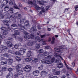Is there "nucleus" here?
Returning a JSON list of instances; mask_svg holds the SVG:
<instances>
[{"instance_id":"f257e3e1","label":"nucleus","mask_w":78,"mask_h":78,"mask_svg":"<svg viewBox=\"0 0 78 78\" xmlns=\"http://www.w3.org/2000/svg\"><path fill=\"white\" fill-rule=\"evenodd\" d=\"M31 70V67L29 65H27L24 68V70L25 72H30Z\"/></svg>"},{"instance_id":"f03ea898","label":"nucleus","mask_w":78,"mask_h":78,"mask_svg":"<svg viewBox=\"0 0 78 78\" xmlns=\"http://www.w3.org/2000/svg\"><path fill=\"white\" fill-rule=\"evenodd\" d=\"M10 22V19L9 18H6V20L3 21V23L4 25L7 26H9V24H8V22Z\"/></svg>"},{"instance_id":"7ed1b4c3","label":"nucleus","mask_w":78,"mask_h":78,"mask_svg":"<svg viewBox=\"0 0 78 78\" xmlns=\"http://www.w3.org/2000/svg\"><path fill=\"white\" fill-rule=\"evenodd\" d=\"M41 11L40 12L38 11L37 13L41 15V14H42L43 13H44L45 12V9H44V7H43L42 6L41 7Z\"/></svg>"},{"instance_id":"20e7f679","label":"nucleus","mask_w":78,"mask_h":78,"mask_svg":"<svg viewBox=\"0 0 78 78\" xmlns=\"http://www.w3.org/2000/svg\"><path fill=\"white\" fill-rule=\"evenodd\" d=\"M26 51V49L24 48H21L20 51V55H23L25 53Z\"/></svg>"},{"instance_id":"39448f33","label":"nucleus","mask_w":78,"mask_h":78,"mask_svg":"<svg viewBox=\"0 0 78 78\" xmlns=\"http://www.w3.org/2000/svg\"><path fill=\"white\" fill-rule=\"evenodd\" d=\"M33 2L34 3H39V4L41 5H44V3L42 2L39 0H33Z\"/></svg>"},{"instance_id":"423d86ee","label":"nucleus","mask_w":78,"mask_h":78,"mask_svg":"<svg viewBox=\"0 0 78 78\" xmlns=\"http://www.w3.org/2000/svg\"><path fill=\"white\" fill-rule=\"evenodd\" d=\"M33 74L34 76H38L39 75V71L37 70L34 71L33 72Z\"/></svg>"},{"instance_id":"0eeeda50","label":"nucleus","mask_w":78,"mask_h":78,"mask_svg":"<svg viewBox=\"0 0 78 78\" xmlns=\"http://www.w3.org/2000/svg\"><path fill=\"white\" fill-rule=\"evenodd\" d=\"M2 8H4L5 11L8 12L9 11V6H6L5 8L4 7V5H3Z\"/></svg>"},{"instance_id":"6e6552de","label":"nucleus","mask_w":78,"mask_h":78,"mask_svg":"<svg viewBox=\"0 0 78 78\" xmlns=\"http://www.w3.org/2000/svg\"><path fill=\"white\" fill-rule=\"evenodd\" d=\"M7 44V45L8 47L9 48L12 47V44L11 43V42L9 41H7L6 42Z\"/></svg>"},{"instance_id":"1a4fd4ad","label":"nucleus","mask_w":78,"mask_h":78,"mask_svg":"<svg viewBox=\"0 0 78 78\" xmlns=\"http://www.w3.org/2000/svg\"><path fill=\"white\" fill-rule=\"evenodd\" d=\"M21 65H18L17 66H16V71H18V70H20V68H21Z\"/></svg>"},{"instance_id":"9d476101","label":"nucleus","mask_w":78,"mask_h":78,"mask_svg":"<svg viewBox=\"0 0 78 78\" xmlns=\"http://www.w3.org/2000/svg\"><path fill=\"white\" fill-rule=\"evenodd\" d=\"M41 75L42 76H46L47 75V72L45 71H43L41 73Z\"/></svg>"},{"instance_id":"9b49d317","label":"nucleus","mask_w":78,"mask_h":78,"mask_svg":"<svg viewBox=\"0 0 78 78\" xmlns=\"http://www.w3.org/2000/svg\"><path fill=\"white\" fill-rule=\"evenodd\" d=\"M11 28H12L13 30H16L17 28V25L16 24H12L11 25Z\"/></svg>"},{"instance_id":"f8f14e48","label":"nucleus","mask_w":78,"mask_h":78,"mask_svg":"<svg viewBox=\"0 0 78 78\" xmlns=\"http://www.w3.org/2000/svg\"><path fill=\"white\" fill-rule=\"evenodd\" d=\"M34 6H36L35 7V8L36 9H37V10L38 11L40 10V9H41V8L39 7L36 4V3H34Z\"/></svg>"},{"instance_id":"ddd939ff","label":"nucleus","mask_w":78,"mask_h":78,"mask_svg":"<svg viewBox=\"0 0 78 78\" xmlns=\"http://www.w3.org/2000/svg\"><path fill=\"white\" fill-rule=\"evenodd\" d=\"M10 18H11L12 20H14L15 19H16L17 17L16 16H14V15H13L10 16Z\"/></svg>"},{"instance_id":"4468645a","label":"nucleus","mask_w":78,"mask_h":78,"mask_svg":"<svg viewBox=\"0 0 78 78\" xmlns=\"http://www.w3.org/2000/svg\"><path fill=\"white\" fill-rule=\"evenodd\" d=\"M34 44V41H29L28 42L27 45L29 46H32Z\"/></svg>"},{"instance_id":"2eb2a0df","label":"nucleus","mask_w":78,"mask_h":78,"mask_svg":"<svg viewBox=\"0 0 78 78\" xmlns=\"http://www.w3.org/2000/svg\"><path fill=\"white\" fill-rule=\"evenodd\" d=\"M0 48H1L2 50H7V49H8L7 47L2 45L1 46Z\"/></svg>"},{"instance_id":"dca6fc26","label":"nucleus","mask_w":78,"mask_h":78,"mask_svg":"<svg viewBox=\"0 0 78 78\" xmlns=\"http://www.w3.org/2000/svg\"><path fill=\"white\" fill-rule=\"evenodd\" d=\"M18 75H21V74H22L23 73V71L22 70H18V71H16Z\"/></svg>"},{"instance_id":"f3484780","label":"nucleus","mask_w":78,"mask_h":78,"mask_svg":"<svg viewBox=\"0 0 78 78\" xmlns=\"http://www.w3.org/2000/svg\"><path fill=\"white\" fill-rule=\"evenodd\" d=\"M12 73H10L8 74L7 76H6V77L8 78H10V77L12 76Z\"/></svg>"},{"instance_id":"a211bd4d","label":"nucleus","mask_w":78,"mask_h":78,"mask_svg":"<svg viewBox=\"0 0 78 78\" xmlns=\"http://www.w3.org/2000/svg\"><path fill=\"white\" fill-rule=\"evenodd\" d=\"M25 22L24 23V25L26 27H28L29 25V21L28 20H26Z\"/></svg>"},{"instance_id":"6ab92c4d","label":"nucleus","mask_w":78,"mask_h":78,"mask_svg":"<svg viewBox=\"0 0 78 78\" xmlns=\"http://www.w3.org/2000/svg\"><path fill=\"white\" fill-rule=\"evenodd\" d=\"M2 56H4V57H7V58H8L9 56V55L8 53H5L4 54H2Z\"/></svg>"},{"instance_id":"aec40b11","label":"nucleus","mask_w":78,"mask_h":78,"mask_svg":"<svg viewBox=\"0 0 78 78\" xmlns=\"http://www.w3.org/2000/svg\"><path fill=\"white\" fill-rule=\"evenodd\" d=\"M63 66V65L61 63H59L57 65V67L58 68H62Z\"/></svg>"},{"instance_id":"412c9836","label":"nucleus","mask_w":78,"mask_h":78,"mask_svg":"<svg viewBox=\"0 0 78 78\" xmlns=\"http://www.w3.org/2000/svg\"><path fill=\"white\" fill-rule=\"evenodd\" d=\"M32 60V58H26L25 61L27 62H30Z\"/></svg>"},{"instance_id":"4be33fe9","label":"nucleus","mask_w":78,"mask_h":78,"mask_svg":"<svg viewBox=\"0 0 78 78\" xmlns=\"http://www.w3.org/2000/svg\"><path fill=\"white\" fill-rule=\"evenodd\" d=\"M27 55L28 56V57H30V56H31V51H28Z\"/></svg>"},{"instance_id":"5701e85b","label":"nucleus","mask_w":78,"mask_h":78,"mask_svg":"<svg viewBox=\"0 0 78 78\" xmlns=\"http://www.w3.org/2000/svg\"><path fill=\"white\" fill-rule=\"evenodd\" d=\"M31 30L32 31H37V30L36 29V27H33L31 28Z\"/></svg>"},{"instance_id":"b1692460","label":"nucleus","mask_w":78,"mask_h":78,"mask_svg":"<svg viewBox=\"0 0 78 78\" xmlns=\"http://www.w3.org/2000/svg\"><path fill=\"white\" fill-rule=\"evenodd\" d=\"M1 30L2 31H5L8 30V29L5 27H3L1 28Z\"/></svg>"},{"instance_id":"393cba45","label":"nucleus","mask_w":78,"mask_h":78,"mask_svg":"<svg viewBox=\"0 0 78 78\" xmlns=\"http://www.w3.org/2000/svg\"><path fill=\"white\" fill-rule=\"evenodd\" d=\"M19 25L20 27V30H24V29H25V27H24V26H22L21 24H19Z\"/></svg>"},{"instance_id":"a878e982","label":"nucleus","mask_w":78,"mask_h":78,"mask_svg":"<svg viewBox=\"0 0 78 78\" xmlns=\"http://www.w3.org/2000/svg\"><path fill=\"white\" fill-rule=\"evenodd\" d=\"M40 42H42V45H46V42L45 41H43V40L41 39L40 41Z\"/></svg>"},{"instance_id":"bb28decb","label":"nucleus","mask_w":78,"mask_h":78,"mask_svg":"<svg viewBox=\"0 0 78 78\" xmlns=\"http://www.w3.org/2000/svg\"><path fill=\"white\" fill-rule=\"evenodd\" d=\"M60 47H59V49H58V48H54V50L56 52H59V51H61V50H60Z\"/></svg>"},{"instance_id":"cd10ccee","label":"nucleus","mask_w":78,"mask_h":78,"mask_svg":"<svg viewBox=\"0 0 78 78\" xmlns=\"http://www.w3.org/2000/svg\"><path fill=\"white\" fill-rule=\"evenodd\" d=\"M39 48H40V45L39 44H37L35 47L36 49L38 50V49H39Z\"/></svg>"},{"instance_id":"c85d7f7f","label":"nucleus","mask_w":78,"mask_h":78,"mask_svg":"<svg viewBox=\"0 0 78 78\" xmlns=\"http://www.w3.org/2000/svg\"><path fill=\"white\" fill-rule=\"evenodd\" d=\"M60 49H66V46H62L60 47Z\"/></svg>"},{"instance_id":"c756f323","label":"nucleus","mask_w":78,"mask_h":78,"mask_svg":"<svg viewBox=\"0 0 78 78\" xmlns=\"http://www.w3.org/2000/svg\"><path fill=\"white\" fill-rule=\"evenodd\" d=\"M22 18V15L20 14H18L17 16V19L18 20Z\"/></svg>"},{"instance_id":"7c9ffc66","label":"nucleus","mask_w":78,"mask_h":78,"mask_svg":"<svg viewBox=\"0 0 78 78\" xmlns=\"http://www.w3.org/2000/svg\"><path fill=\"white\" fill-rule=\"evenodd\" d=\"M25 21H26L25 20L23 19H21L20 20V23L23 24V22H25Z\"/></svg>"},{"instance_id":"2f4dec72","label":"nucleus","mask_w":78,"mask_h":78,"mask_svg":"<svg viewBox=\"0 0 78 78\" xmlns=\"http://www.w3.org/2000/svg\"><path fill=\"white\" fill-rule=\"evenodd\" d=\"M26 3H28V4H30V5H33V2L31 1H29V0H26Z\"/></svg>"},{"instance_id":"473e14b6","label":"nucleus","mask_w":78,"mask_h":78,"mask_svg":"<svg viewBox=\"0 0 78 78\" xmlns=\"http://www.w3.org/2000/svg\"><path fill=\"white\" fill-rule=\"evenodd\" d=\"M16 59L17 61H21V59H20V58L18 56H16Z\"/></svg>"},{"instance_id":"72a5a7b5","label":"nucleus","mask_w":78,"mask_h":78,"mask_svg":"<svg viewBox=\"0 0 78 78\" xmlns=\"http://www.w3.org/2000/svg\"><path fill=\"white\" fill-rule=\"evenodd\" d=\"M24 38L26 39H30V36L29 35H25L24 36Z\"/></svg>"},{"instance_id":"f704fd0d","label":"nucleus","mask_w":78,"mask_h":78,"mask_svg":"<svg viewBox=\"0 0 78 78\" xmlns=\"http://www.w3.org/2000/svg\"><path fill=\"white\" fill-rule=\"evenodd\" d=\"M17 39H18L19 41H20V42H22V41H23V38H22V37H18Z\"/></svg>"},{"instance_id":"c9c22d12","label":"nucleus","mask_w":78,"mask_h":78,"mask_svg":"<svg viewBox=\"0 0 78 78\" xmlns=\"http://www.w3.org/2000/svg\"><path fill=\"white\" fill-rule=\"evenodd\" d=\"M3 34L5 35V36L8 34V30L5 31H3Z\"/></svg>"},{"instance_id":"e433bc0d","label":"nucleus","mask_w":78,"mask_h":78,"mask_svg":"<svg viewBox=\"0 0 78 78\" xmlns=\"http://www.w3.org/2000/svg\"><path fill=\"white\" fill-rule=\"evenodd\" d=\"M2 71H6V68L5 67H3L2 68Z\"/></svg>"},{"instance_id":"4c0bfd02","label":"nucleus","mask_w":78,"mask_h":78,"mask_svg":"<svg viewBox=\"0 0 78 78\" xmlns=\"http://www.w3.org/2000/svg\"><path fill=\"white\" fill-rule=\"evenodd\" d=\"M55 38L54 37H52V41H51V44H54L55 43Z\"/></svg>"},{"instance_id":"58836bf2","label":"nucleus","mask_w":78,"mask_h":78,"mask_svg":"<svg viewBox=\"0 0 78 78\" xmlns=\"http://www.w3.org/2000/svg\"><path fill=\"white\" fill-rule=\"evenodd\" d=\"M59 74H60L59 71H57L55 73V75H58Z\"/></svg>"},{"instance_id":"ea45409f","label":"nucleus","mask_w":78,"mask_h":78,"mask_svg":"<svg viewBox=\"0 0 78 78\" xmlns=\"http://www.w3.org/2000/svg\"><path fill=\"white\" fill-rule=\"evenodd\" d=\"M15 55H20V51H19V52L18 51H16V52H15Z\"/></svg>"},{"instance_id":"a19ab883","label":"nucleus","mask_w":78,"mask_h":78,"mask_svg":"<svg viewBox=\"0 0 78 78\" xmlns=\"http://www.w3.org/2000/svg\"><path fill=\"white\" fill-rule=\"evenodd\" d=\"M7 63V61H5V62L2 61L1 62V63L2 64V65H4V64H6Z\"/></svg>"},{"instance_id":"79ce46f5","label":"nucleus","mask_w":78,"mask_h":78,"mask_svg":"<svg viewBox=\"0 0 78 78\" xmlns=\"http://www.w3.org/2000/svg\"><path fill=\"white\" fill-rule=\"evenodd\" d=\"M49 54V52H45L44 53V56H47V55H48Z\"/></svg>"},{"instance_id":"37998d69","label":"nucleus","mask_w":78,"mask_h":78,"mask_svg":"<svg viewBox=\"0 0 78 78\" xmlns=\"http://www.w3.org/2000/svg\"><path fill=\"white\" fill-rule=\"evenodd\" d=\"M35 40H36V41L40 40V37L38 36H37L35 37Z\"/></svg>"},{"instance_id":"c03bdc74","label":"nucleus","mask_w":78,"mask_h":78,"mask_svg":"<svg viewBox=\"0 0 78 78\" xmlns=\"http://www.w3.org/2000/svg\"><path fill=\"white\" fill-rule=\"evenodd\" d=\"M46 61L45 60L43 59L41 60V62L42 64H46Z\"/></svg>"},{"instance_id":"a18cd8bd","label":"nucleus","mask_w":78,"mask_h":78,"mask_svg":"<svg viewBox=\"0 0 78 78\" xmlns=\"http://www.w3.org/2000/svg\"><path fill=\"white\" fill-rule=\"evenodd\" d=\"M46 63L48 64H51V62L49 60H46Z\"/></svg>"},{"instance_id":"49530a36","label":"nucleus","mask_w":78,"mask_h":78,"mask_svg":"<svg viewBox=\"0 0 78 78\" xmlns=\"http://www.w3.org/2000/svg\"><path fill=\"white\" fill-rule=\"evenodd\" d=\"M15 33L16 34H20V32L18 30L15 31Z\"/></svg>"},{"instance_id":"de8ad7c7","label":"nucleus","mask_w":78,"mask_h":78,"mask_svg":"<svg viewBox=\"0 0 78 78\" xmlns=\"http://www.w3.org/2000/svg\"><path fill=\"white\" fill-rule=\"evenodd\" d=\"M30 38H31V39H34V36L33 34H31L29 36Z\"/></svg>"},{"instance_id":"09e8293b","label":"nucleus","mask_w":78,"mask_h":78,"mask_svg":"<svg viewBox=\"0 0 78 78\" xmlns=\"http://www.w3.org/2000/svg\"><path fill=\"white\" fill-rule=\"evenodd\" d=\"M39 53H44V50L43 49H40L38 51Z\"/></svg>"},{"instance_id":"8fccbe9b","label":"nucleus","mask_w":78,"mask_h":78,"mask_svg":"<svg viewBox=\"0 0 78 78\" xmlns=\"http://www.w3.org/2000/svg\"><path fill=\"white\" fill-rule=\"evenodd\" d=\"M60 55H58V54L57 53H55V56L57 57V58H58V57H59V56Z\"/></svg>"},{"instance_id":"3c124183","label":"nucleus","mask_w":78,"mask_h":78,"mask_svg":"<svg viewBox=\"0 0 78 78\" xmlns=\"http://www.w3.org/2000/svg\"><path fill=\"white\" fill-rule=\"evenodd\" d=\"M12 36L13 37V38H16V39H17L18 38V36L16 35H13Z\"/></svg>"},{"instance_id":"603ef678","label":"nucleus","mask_w":78,"mask_h":78,"mask_svg":"<svg viewBox=\"0 0 78 78\" xmlns=\"http://www.w3.org/2000/svg\"><path fill=\"white\" fill-rule=\"evenodd\" d=\"M50 48V46H46L45 47V48L46 50H48V49H49Z\"/></svg>"},{"instance_id":"864d4df0","label":"nucleus","mask_w":78,"mask_h":78,"mask_svg":"<svg viewBox=\"0 0 78 78\" xmlns=\"http://www.w3.org/2000/svg\"><path fill=\"white\" fill-rule=\"evenodd\" d=\"M37 61V58H34V60L32 61L33 62H36Z\"/></svg>"},{"instance_id":"5fc2aeb1","label":"nucleus","mask_w":78,"mask_h":78,"mask_svg":"<svg viewBox=\"0 0 78 78\" xmlns=\"http://www.w3.org/2000/svg\"><path fill=\"white\" fill-rule=\"evenodd\" d=\"M61 62V61L60 60V59L59 58L57 59L56 60V62H57V63H58V62Z\"/></svg>"},{"instance_id":"6e6d98bb","label":"nucleus","mask_w":78,"mask_h":78,"mask_svg":"<svg viewBox=\"0 0 78 78\" xmlns=\"http://www.w3.org/2000/svg\"><path fill=\"white\" fill-rule=\"evenodd\" d=\"M23 33L25 34V35H28V33L26 31L23 32Z\"/></svg>"},{"instance_id":"4d7b16f0","label":"nucleus","mask_w":78,"mask_h":78,"mask_svg":"<svg viewBox=\"0 0 78 78\" xmlns=\"http://www.w3.org/2000/svg\"><path fill=\"white\" fill-rule=\"evenodd\" d=\"M55 58H52L51 59V62H53L55 61Z\"/></svg>"},{"instance_id":"13d9d810","label":"nucleus","mask_w":78,"mask_h":78,"mask_svg":"<svg viewBox=\"0 0 78 78\" xmlns=\"http://www.w3.org/2000/svg\"><path fill=\"white\" fill-rule=\"evenodd\" d=\"M75 9L76 11H78V5H76L75 6Z\"/></svg>"},{"instance_id":"bf43d9fd","label":"nucleus","mask_w":78,"mask_h":78,"mask_svg":"<svg viewBox=\"0 0 78 78\" xmlns=\"http://www.w3.org/2000/svg\"><path fill=\"white\" fill-rule=\"evenodd\" d=\"M18 76V74H17V73H16L14 74V77H15V78H16V77H17Z\"/></svg>"},{"instance_id":"052dcab7","label":"nucleus","mask_w":78,"mask_h":78,"mask_svg":"<svg viewBox=\"0 0 78 78\" xmlns=\"http://www.w3.org/2000/svg\"><path fill=\"white\" fill-rule=\"evenodd\" d=\"M14 47L15 48H16V49H17V48H18V45H17V44H15L14 46Z\"/></svg>"},{"instance_id":"680f3d73","label":"nucleus","mask_w":78,"mask_h":78,"mask_svg":"<svg viewBox=\"0 0 78 78\" xmlns=\"http://www.w3.org/2000/svg\"><path fill=\"white\" fill-rule=\"evenodd\" d=\"M42 56V54H40V53H39L38 55V57H39V58H40V57H41V56Z\"/></svg>"},{"instance_id":"e2e57ef3","label":"nucleus","mask_w":78,"mask_h":78,"mask_svg":"<svg viewBox=\"0 0 78 78\" xmlns=\"http://www.w3.org/2000/svg\"><path fill=\"white\" fill-rule=\"evenodd\" d=\"M4 18V16L2 15H0V19H3Z\"/></svg>"},{"instance_id":"0e129e2a","label":"nucleus","mask_w":78,"mask_h":78,"mask_svg":"<svg viewBox=\"0 0 78 78\" xmlns=\"http://www.w3.org/2000/svg\"><path fill=\"white\" fill-rule=\"evenodd\" d=\"M9 4L10 5H13V3L11 1H10L9 2Z\"/></svg>"},{"instance_id":"69168bd1","label":"nucleus","mask_w":78,"mask_h":78,"mask_svg":"<svg viewBox=\"0 0 78 78\" xmlns=\"http://www.w3.org/2000/svg\"><path fill=\"white\" fill-rule=\"evenodd\" d=\"M75 62H73L72 63V67H75Z\"/></svg>"},{"instance_id":"338daca9","label":"nucleus","mask_w":78,"mask_h":78,"mask_svg":"<svg viewBox=\"0 0 78 78\" xmlns=\"http://www.w3.org/2000/svg\"><path fill=\"white\" fill-rule=\"evenodd\" d=\"M22 78H28V77L27 76H22Z\"/></svg>"},{"instance_id":"774afa93","label":"nucleus","mask_w":78,"mask_h":78,"mask_svg":"<svg viewBox=\"0 0 78 78\" xmlns=\"http://www.w3.org/2000/svg\"><path fill=\"white\" fill-rule=\"evenodd\" d=\"M12 70L13 69L12 68H9L8 69V70L9 72H11L12 71Z\"/></svg>"}]
</instances>
